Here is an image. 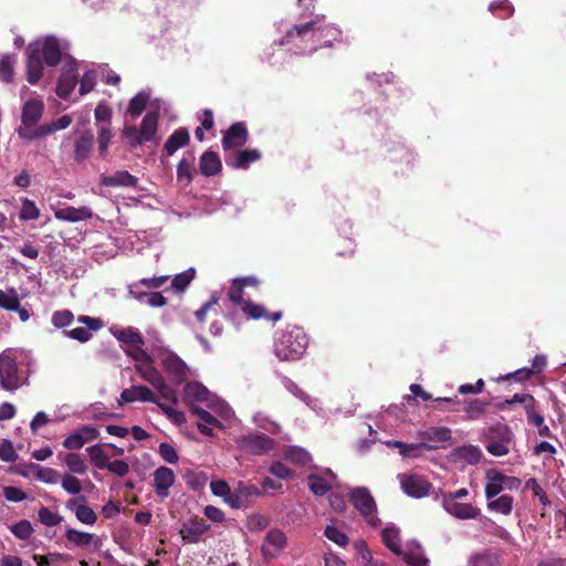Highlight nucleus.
<instances>
[{
    "instance_id": "1",
    "label": "nucleus",
    "mask_w": 566,
    "mask_h": 566,
    "mask_svg": "<svg viewBox=\"0 0 566 566\" xmlns=\"http://www.w3.org/2000/svg\"><path fill=\"white\" fill-rule=\"evenodd\" d=\"M342 31L333 23L312 20L290 29L281 39L280 45L293 44L296 49L314 53L321 48L332 46Z\"/></svg>"
},
{
    "instance_id": "2",
    "label": "nucleus",
    "mask_w": 566,
    "mask_h": 566,
    "mask_svg": "<svg viewBox=\"0 0 566 566\" xmlns=\"http://www.w3.org/2000/svg\"><path fill=\"white\" fill-rule=\"evenodd\" d=\"M27 76L28 82L36 84L43 76V61L48 66H56L61 62L62 51L55 36H46L28 46Z\"/></svg>"
},
{
    "instance_id": "3",
    "label": "nucleus",
    "mask_w": 566,
    "mask_h": 566,
    "mask_svg": "<svg viewBox=\"0 0 566 566\" xmlns=\"http://www.w3.org/2000/svg\"><path fill=\"white\" fill-rule=\"evenodd\" d=\"M308 344L307 335L300 326H287L274 344L275 356L280 360L300 359Z\"/></svg>"
},
{
    "instance_id": "4",
    "label": "nucleus",
    "mask_w": 566,
    "mask_h": 566,
    "mask_svg": "<svg viewBox=\"0 0 566 566\" xmlns=\"http://www.w3.org/2000/svg\"><path fill=\"white\" fill-rule=\"evenodd\" d=\"M483 442L490 454L504 457L510 453L514 444V433L509 426L496 423L485 430Z\"/></svg>"
},
{
    "instance_id": "5",
    "label": "nucleus",
    "mask_w": 566,
    "mask_h": 566,
    "mask_svg": "<svg viewBox=\"0 0 566 566\" xmlns=\"http://www.w3.org/2000/svg\"><path fill=\"white\" fill-rule=\"evenodd\" d=\"M158 130V114L156 112H148L143 120L140 128L136 126H125L123 129V137L132 148H136L147 142L155 139Z\"/></svg>"
},
{
    "instance_id": "6",
    "label": "nucleus",
    "mask_w": 566,
    "mask_h": 566,
    "mask_svg": "<svg viewBox=\"0 0 566 566\" xmlns=\"http://www.w3.org/2000/svg\"><path fill=\"white\" fill-rule=\"evenodd\" d=\"M349 501L370 526H378L380 520L377 516L376 502L367 488L353 489L349 492Z\"/></svg>"
},
{
    "instance_id": "7",
    "label": "nucleus",
    "mask_w": 566,
    "mask_h": 566,
    "mask_svg": "<svg viewBox=\"0 0 566 566\" xmlns=\"http://www.w3.org/2000/svg\"><path fill=\"white\" fill-rule=\"evenodd\" d=\"M27 384L19 371L14 356L8 353L0 354V385L7 391H14Z\"/></svg>"
},
{
    "instance_id": "8",
    "label": "nucleus",
    "mask_w": 566,
    "mask_h": 566,
    "mask_svg": "<svg viewBox=\"0 0 566 566\" xmlns=\"http://www.w3.org/2000/svg\"><path fill=\"white\" fill-rule=\"evenodd\" d=\"M238 448L244 453L262 455L274 448L273 439L265 433H249L237 440Z\"/></svg>"
},
{
    "instance_id": "9",
    "label": "nucleus",
    "mask_w": 566,
    "mask_h": 566,
    "mask_svg": "<svg viewBox=\"0 0 566 566\" xmlns=\"http://www.w3.org/2000/svg\"><path fill=\"white\" fill-rule=\"evenodd\" d=\"M287 545V537L284 532L279 528H271L262 543L261 553L264 559H275L284 551Z\"/></svg>"
},
{
    "instance_id": "10",
    "label": "nucleus",
    "mask_w": 566,
    "mask_h": 566,
    "mask_svg": "<svg viewBox=\"0 0 566 566\" xmlns=\"http://www.w3.org/2000/svg\"><path fill=\"white\" fill-rule=\"evenodd\" d=\"M402 491L411 497H423L430 493L431 483L419 474H400L398 475Z\"/></svg>"
},
{
    "instance_id": "11",
    "label": "nucleus",
    "mask_w": 566,
    "mask_h": 566,
    "mask_svg": "<svg viewBox=\"0 0 566 566\" xmlns=\"http://www.w3.org/2000/svg\"><path fill=\"white\" fill-rule=\"evenodd\" d=\"M249 139V132L243 122H237L230 125V127L223 133L221 145L222 149L230 153L238 149L247 144Z\"/></svg>"
},
{
    "instance_id": "12",
    "label": "nucleus",
    "mask_w": 566,
    "mask_h": 566,
    "mask_svg": "<svg viewBox=\"0 0 566 566\" xmlns=\"http://www.w3.org/2000/svg\"><path fill=\"white\" fill-rule=\"evenodd\" d=\"M77 322L84 324L85 327H76L71 331H63L66 337L75 339L80 343H86L92 338V331H98L103 327L101 318L81 315L77 317Z\"/></svg>"
},
{
    "instance_id": "13",
    "label": "nucleus",
    "mask_w": 566,
    "mask_h": 566,
    "mask_svg": "<svg viewBox=\"0 0 566 566\" xmlns=\"http://www.w3.org/2000/svg\"><path fill=\"white\" fill-rule=\"evenodd\" d=\"M161 365L168 374L170 380L177 385L186 381L188 376V367L179 356L174 353H169L164 357Z\"/></svg>"
},
{
    "instance_id": "14",
    "label": "nucleus",
    "mask_w": 566,
    "mask_h": 566,
    "mask_svg": "<svg viewBox=\"0 0 566 566\" xmlns=\"http://www.w3.org/2000/svg\"><path fill=\"white\" fill-rule=\"evenodd\" d=\"M261 158L258 149H243L224 154L226 165L233 169H248L252 163Z\"/></svg>"
},
{
    "instance_id": "15",
    "label": "nucleus",
    "mask_w": 566,
    "mask_h": 566,
    "mask_svg": "<svg viewBox=\"0 0 566 566\" xmlns=\"http://www.w3.org/2000/svg\"><path fill=\"white\" fill-rule=\"evenodd\" d=\"M135 401L143 402H154L157 405L158 400L154 392L144 385L132 386L129 388L124 389L120 392V396L117 400L119 406H124L125 403H132Z\"/></svg>"
},
{
    "instance_id": "16",
    "label": "nucleus",
    "mask_w": 566,
    "mask_h": 566,
    "mask_svg": "<svg viewBox=\"0 0 566 566\" xmlns=\"http://www.w3.org/2000/svg\"><path fill=\"white\" fill-rule=\"evenodd\" d=\"M442 506L449 514L460 520H471L480 515V509L470 503L452 501V497H442Z\"/></svg>"
},
{
    "instance_id": "17",
    "label": "nucleus",
    "mask_w": 566,
    "mask_h": 566,
    "mask_svg": "<svg viewBox=\"0 0 566 566\" xmlns=\"http://www.w3.org/2000/svg\"><path fill=\"white\" fill-rule=\"evenodd\" d=\"M175 482V473L170 468L160 467L154 472V486L157 496L166 499L169 495V489Z\"/></svg>"
},
{
    "instance_id": "18",
    "label": "nucleus",
    "mask_w": 566,
    "mask_h": 566,
    "mask_svg": "<svg viewBox=\"0 0 566 566\" xmlns=\"http://www.w3.org/2000/svg\"><path fill=\"white\" fill-rule=\"evenodd\" d=\"M209 525L203 518L195 517L184 523L180 528L182 539L189 543H198L200 536L209 530Z\"/></svg>"
},
{
    "instance_id": "19",
    "label": "nucleus",
    "mask_w": 566,
    "mask_h": 566,
    "mask_svg": "<svg viewBox=\"0 0 566 566\" xmlns=\"http://www.w3.org/2000/svg\"><path fill=\"white\" fill-rule=\"evenodd\" d=\"M77 83V72L73 64L65 65L57 81L56 94L66 98L75 88Z\"/></svg>"
},
{
    "instance_id": "20",
    "label": "nucleus",
    "mask_w": 566,
    "mask_h": 566,
    "mask_svg": "<svg viewBox=\"0 0 566 566\" xmlns=\"http://www.w3.org/2000/svg\"><path fill=\"white\" fill-rule=\"evenodd\" d=\"M196 156L192 150H188L184 154L182 158L177 165V180L184 182L185 186H189L196 174L195 169Z\"/></svg>"
},
{
    "instance_id": "21",
    "label": "nucleus",
    "mask_w": 566,
    "mask_h": 566,
    "mask_svg": "<svg viewBox=\"0 0 566 566\" xmlns=\"http://www.w3.org/2000/svg\"><path fill=\"white\" fill-rule=\"evenodd\" d=\"M137 182L138 178L129 174L127 170H118L111 176L103 175L101 177V185L105 187L135 188L137 186Z\"/></svg>"
},
{
    "instance_id": "22",
    "label": "nucleus",
    "mask_w": 566,
    "mask_h": 566,
    "mask_svg": "<svg viewBox=\"0 0 566 566\" xmlns=\"http://www.w3.org/2000/svg\"><path fill=\"white\" fill-rule=\"evenodd\" d=\"M243 313L252 319H261L264 318L266 321L277 322L282 318L283 313L281 311L270 313L268 310L260 304H256L251 301H247L242 305Z\"/></svg>"
},
{
    "instance_id": "23",
    "label": "nucleus",
    "mask_w": 566,
    "mask_h": 566,
    "mask_svg": "<svg viewBox=\"0 0 566 566\" xmlns=\"http://www.w3.org/2000/svg\"><path fill=\"white\" fill-rule=\"evenodd\" d=\"M94 144V135L90 129L84 130L74 143L73 157L76 163L88 158Z\"/></svg>"
},
{
    "instance_id": "24",
    "label": "nucleus",
    "mask_w": 566,
    "mask_h": 566,
    "mask_svg": "<svg viewBox=\"0 0 566 566\" xmlns=\"http://www.w3.org/2000/svg\"><path fill=\"white\" fill-rule=\"evenodd\" d=\"M54 217L61 221L77 222L91 219L93 212L88 207L75 208L70 206L55 210Z\"/></svg>"
},
{
    "instance_id": "25",
    "label": "nucleus",
    "mask_w": 566,
    "mask_h": 566,
    "mask_svg": "<svg viewBox=\"0 0 566 566\" xmlns=\"http://www.w3.org/2000/svg\"><path fill=\"white\" fill-rule=\"evenodd\" d=\"M222 164L219 155L212 150H206L199 159L201 175L212 177L221 171Z\"/></svg>"
},
{
    "instance_id": "26",
    "label": "nucleus",
    "mask_w": 566,
    "mask_h": 566,
    "mask_svg": "<svg viewBox=\"0 0 566 566\" xmlns=\"http://www.w3.org/2000/svg\"><path fill=\"white\" fill-rule=\"evenodd\" d=\"M189 142V130L186 127H179L166 140L164 153L167 156H172L179 148L187 146Z\"/></svg>"
},
{
    "instance_id": "27",
    "label": "nucleus",
    "mask_w": 566,
    "mask_h": 566,
    "mask_svg": "<svg viewBox=\"0 0 566 566\" xmlns=\"http://www.w3.org/2000/svg\"><path fill=\"white\" fill-rule=\"evenodd\" d=\"M44 105L41 101L30 99L28 101L22 109V124L25 127L34 126L43 114Z\"/></svg>"
},
{
    "instance_id": "28",
    "label": "nucleus",
    "mask_w": 566,
    "mask_h": 566,
    "mask_svg": "<svg viewBox=\"0 0 566 566\" xmlns=\"http://www.w3.org/2000/svg\"><path fill=\"white\" fill-rule=\"evenodd\" d=\"M451 437V430L447 427H432L418 432V439L420 442H426L428 444L432 443L436 447L437 443L449 441Z\"/></svg>"
},
{
    "instance_id": "29",
    "label": "nucleus",
    "mask_w": 566,
    "mask_h": 566,
    "mask_svg": "<svg viewBox=\"0 0 566 566\" xmlns=\"http://www.w3.org/2000/svg\"><path fill=\"white\" fill-rule=\"evenodd\" d=\"M451 457L453 458L454 462L474 465L480 462L482 452L478 447L470 444L455 448L452 451Z\"/></svg>"
},
{
    "instance_id": "30",
    "label": "nucleus",
    "mask_w": 566,
    "mask_h": 566,
    "mask_svg": "<svg viewBox=\"0 0 566 566\" xmlns=\"http://www.w3.org/2000/svg\"><path fill=\"white\" fill-rule=\"evenodd\" d=\"M138 284L129 285V294L142 303H146L151 307H161L167 304V298L160 292H139Z\"/></svg>"
},
{
    "instance_id": "31",
    "label": "nucleus",
    "mask_w": 566,
    "mask_h": 566,
    "mask_svg": "<svg viewBox=\"0 0 566 566\" xmlns=\"http://www.w3.org/2000/svg\"><path fill=\"white\" fill-rule=\"evenodd\" d=\"M503 473L495 469H490L485 473V486L484 493L488 500H491L499 495L503 491Z\"/></svg>"
},
{
    "instance_id": "32",
    "label": "nucleus",
    "mask_w": 566,
    "mask_h": 566,
    "mask_svg": "<svg viewBox=\"0 0 566 566\" xmlns=\"http://www.w3.org/2000/svg\"><path fill=\"white\" fill-rule=\"evenodd\" d=\"M66 507L74 511L76 518L86 525H93L96 523L97 515L92 507L85 504H76L74 499L66 502Z\"/></svg>"
},
{
    "instance_id": "33",
    "label": "nucleus",
    "mask_w": 566,
    "mask_h": 566,
    "mask_svg": "<svg viewBox=\"0 0 566 566\" xmlns=\"http://www.w3.org/2000/svg\"><path fill=\"white\" fill-rule=\"evenodd\" d=\"M72 123V118L71 116L69 115H63L61 116L60 118H57L55 122H53L52 124L50 125H43V126H40L38 132L34 134V135H30V136H27L22 133V130L20 129L19 130V134L20 136H22L23 138H33V137H41V136H45V135H49V134H52L56 130H62V129H65L67 128Z\"/></svg>"
},
{
    "instance_id": "34",
    "label": "nucleus",
    "mask_w": 566,
    "mask_h": 566,
    "mask_svg": "<svg viewBox=\"0 0 566 566\" xmlns=\"http://www.w3.org/2000/svg\"><path fill=\"white\" fill-rule=\"evenodd\" d=\"M235 488L242 502H244V506H249L255 499L263 495L262 491L256 485L248 482L239 481Z\"/></svg>"
},
{
    "instance_id": "35",
    "label": "nucleus",
    "mask_w": 566,
    "mask_h": 566,
    "mask_svg": "<svg viewBox=\"0 0 566 566\" xmlns=\"http://www.w3.org/2000/svg\"><path fill=\"white\" fill-rule=\"evenodd\" d=\"M116 339L128 347L137 344H144L143 335L133 327L120 328L113 332Z\"/></svg>"
},
{
    "instance_id": "36",
    "label": "nucleus",
    "mask_w": 566,
    "mask_h": 566,
    "mask_svg": "<svg viewBox=\"0 0 566 566\" xmlns=\"http://www.w3.org/2000/svg\"><path fill=\"white\" fill-rule=\"evenodd\" d=\"M382 542L387 548H389L396 555H402L400 548V536L399 530L394 526H388L382 530L381 533Z\"/></svg>"
},
{
    "instance_id": "37",
    "label": "nucleus",
    "mask_w": 566,
    "mask_h": 566,
    "mask_svg": "<svg viewBox=\"0 0 566 566\" xmlns=\"http://www.w3.org/2000/svg\"><path fill=\"white\" fill-rule=\"evenodd\" d=\"M488 509L503 515H510L513 510V496L503 494L500 497L488 500Z\"/></svg>"
},
{
    "instance_id": "38",
    "label": "nucleus",
    "mask_w": 566,
    "mask_h": 566,
    "mask_svg": "<svg viewBox=\"0 0 566 566\" xmlns=\"http://www.w3.org/2000/svg\"><path fill=\"white\" fill-rule=\"evenodd\" d=\"M137 371L144 380L149 382L155 388L159 385H163L165 381L163 375L151 366V363H145V365L139 366Z\"/></svg>"
},
{
    "instance_id": "39",
    "label": "nucleus",
    "mask_w": 566,
    "mask_h": 566,
    "mask_svg": "<svg viewBox=\"0 0 566 566\" xmlns=\"http://www.w3.org/2000/svg\"><path fill=\"white\" fill-rule=\"evenodd\" d=\"M65 538L76 547H86L92 544L94 534L69 527L65 531Z\"/></svg>"
},
{
    "instance_id": "40",
    "label": "nucleus",
    "mask_w": 566,
    "mask_h": 566,
    "mask_svg": "<svg viewBox=\"0 0 566 566\" xmlns=\"http://www.w3.org/2000/svg\"><path fill=\"white\" fill-rule=\"evenodd\" d=\"M28 469L33 471L36 479L44 483L54 484L57 482L59 473L54 469L44 468L35 463H30Z\"/></svg>"
},
{
    "instance_id": "41",
    "label": "nucleus",
    "mask_w": 566,
    "mask_h": 566,
    "mask_svg": "<svg viewBox=\"0 0 566 566\" xmlns=\"http://www.w3.org/2000/svg\"><path fill=\"white\" fill-rule=\"evenodd\" d=\"M469 566H502V563L496 553L485 551L472 557Z\"/></svg>"
},
{
    "instance_id": "42",
    "label": "nucleus",
    "mask_w": 566,
    "mask_h": 566,
    "mask_svg": "<svg viewBox=\"0 0 566 566\" xmlns=\"http://www.w3.org/2000/svg\"><path fill=\"white\" fill-rule=\"evenodd\" d=\"M114 137L111 126H99L97 133V144L99 155L105 158L108 154V146Z\"/></svg>"
},
{
    "instance_id": "43",
    "label": "nucleus",
    "mask_w": 566,
    "mask_h": 566,
    "mask_svg": "<svg viewBox=\"0 0 566 566\" xmlns=\"http://www.w3.org/2000/svg\"><path fill=\"white\" fill-rule=\"evenodd\" d=\"M208 390L205 386L199 382H188L185 387L186 399H192L196 401H206L208 399Z\"/></svg>"
},
{
    "instance_id": "44",
    "label": "nucleus",
    "mask_w": 566,
    "mask_h": 566,
    "mask_svg": "<svg viewBox=\"0 0 566 566\" xmlns=\"http://www.w3.org/2000/svg\"><path fill=\"white\" fill-rule=\"evenodd\" d=\"M308 489L315 495H325L331 490L328 481L317 474H310L307 476Z\"/></svg>"
},
{
    "instance_id": "45",
    "label": "nucleus",
    "mask_w": 566,
    "mask_h": 566,
    "mask_svg": "<svg viewBox=\"0 0 566 566\" xmlns=\"http://www.w3.org/2000/svg\"><path fill=\"white\" fill-rule=\"evenodd\" d=\"M187 486L193 491H199L205 488L208 476L203 472L187 471L184 475Z\"/></svg>"
},
{
    "instance_id": "46",
    "label": "nucleus",
    "mask_w": 566,
    "mask_h": 566,
    "mask_svg": "<svg viewBox=\"0 0 566 566\" xmlns=\"http://www.w3.org/2000/svg\"><path fill=\"white\" fill-rule=\"evenodd\" d=\"M17 62L14 55H6L0 60V80L6 83L13 81V66Z\"/></svg>"
},
{
    "instance_id": "47",
    "label": "nucleus",
    "mask_w": 566,
    "mask_h": 566,
    "mask_svg": "<svg viewBox=\"0 0 566 566\" xmlns=\"http://www.w3.org/2000/svg\"><path fill=\"white\" fill-rule=\"evenodd\" d=\"M490 11L499 19H507L513 12L514 8L509 0L494 1L489 7Z\"/></svg>"
},
{
    "instance_id": "48",
    "label": "nucleus",
    "mask_w": 566,
    "mask_h": 566,
    "mask_svg": "<svg viewBox=\"0 0 566 566\" xmlns=\"http://www.w3.org/2000/svg\"><path fill=\"white\" fill-rule=\"evenodd\" d=\"M436 449L434 444H428L426 442L418 443H406V449L401 450V455L403 458H419L423 451H430Z\"/></svg>"
},
{
    "instance_id": "49",
    "label": "nucleus",
    "mask_w": 566,
    "mask_h": 566,
    "mask_svg": "<svg viewBox=\"0 0 566 566\" xmlns=\"http://www.w3.org/2000/svg\"><path fill=\"white\" fill-rule=\"evenodd\" d=\"M87 452L97 469L103 470L107 468L109 458L98 444L88 447Z\"/></svg>"
},
{
    "instance_id": "50",
    "label": "nucleus",
    "mask_w": 566,
    "mask_h": 566,
    "mask_svg": "<svg viewBox=\"0 0 566 566\" xmlns=\"http://www.w3.org/2000/svg\"><path fill=\"white\" fill-rule=\"evenodd\" d=\"M21 209L19 212V218L21 220H36L40 217V210L35 206L34 201L29 198L21 199Z\"/></svg>"
},
{
    "instance_id": "51",
    "label": "nucleus",
    "mask_w": 566,
    "mask_h": 566,
    "mask_svg": "<svg viewBox=\"0 0 566 566\" xmlns=\"http://www.w3.org/2000/svg\"><path fill=\"white\" fill-rule=\"evenodd\" d=\"M196 276V271L193 269H188L179 274H177L171 282V286L178 291L184 292L187 286L192 282Z\"/></svg>"
},
{
    "instance_id": "52",
    "label": "nucleus",
    "mask_w": 566,
    "mask_h": 566,
    "mask_svg": "<svg viewBox=\"0 0 566 566\" xmlns=\"http://www.w3.org/2000/svg\"><path fill=\"white\" fill-rule=\"evenodd\" d=\"M112 116L113 111L106 103H99L94 111L97 126H99V124L101 126H111Z\"/></svg>"
},
{
    "instance_id": "53",
    "label": "nucleus",
    "mask_w": 566,
    "mask_h": 566,
    "mask_svg": "<svg viewBox=\"0 0 566 566\" xmlns=\"http://www.w3.org/2000/svg\"><path fill=\"white\" fill-rule=\"evenodd\" d=\"M147 99H148V96L146 94L138 93L129 101L127 112L133 117H135V118L138 117L144 112L146 104H147Z\"/></svg>"
},
{
    "instance_id": "54",
    "label": "nucleus",
    "mask_w": 566,
    "mask_h": 566,
    "mask_svg": "<svg viewBox=\"0 0 566 566\" xmlns=\"http://www.w3.org/2000/svg\"><path fill=\"white\" fill-rule=\"evenodd\" d=\"M73 321L74 314L70 310L55 311L51 317V322L56 328L67 327Z\"/></svg>"
},
{
    "instance_id": "55",
    "label": "nucleus",
    "mask_w": 566,
    "mask_h": 566,
    "mask_svg": "<svg viewBox=\"0 0 566 566\" xmlns=\"http://www.w3.org/2000/svg\"><path fill=\"white\" fill-rule=\"evenodd\" d=\"M65 464L67 465V468L71 472L76 473V474H83L86 472V469H87L84 460L77 453L66 454Z\"/></svg>"
},
{
    "instance_id": "56",
    "label": "nucleus",
    "mask_w": 566,
    "mask_h": 566,
    "mask_svg": "<svg viewBox=\"0 0 566 566\" xmlns=\"http://www.w3.org/2000/svg\"><path fill=\"white\" fill-rule=\"evenodd\" d=\"M10 531L15 537L20 539H28L33 533V527L28 520H22L11 525Z\"/></svg>"
},
{
    "instance_id": "57",
    "label": "nucleus",
    "mask_w": 566,
    "mask_h": 566,
    "mask_svg": "<svg viewBox=\"0 0 566 566\" xmlns=\"http://www.w3.org/2000/svg\"><path fill=\"white\" fill-rule=\"evenodd\" d=\"M157 406L163 410L167 418L175 424H182L186 422V416L182 411L177 410L164 402L158 401Z\"/></svg>"
},
{
    "instance_id": "58",
    "label": "nucleus",
    "mask_w": 566,
    "mask_h": 566,
    "mask_svg": "<svg viewBox=\"0 0 566 566\" xmlns=\"http://www.w3.org/2000/svg\"><path fill=\"white\" fill-rule=\"evenodd\" d=\"M39 521L46 525V526H56L61 523L62 516H60L57 513H53L50 509L42 506L39 510Z\"/></svg>"
},
{
    "instance_id": "59",
    "label": "nucleus",
    "mask_w": 566,
    "mask_h": 566,
    "mask_svg": "<svg viewBox=\"0 0 566 566\" xmlns=\"http://www.w3.org/2000/svg\"><path fill=\"white\" fill-rule=\"evenodd\" d=\"M243 290L244 286L242 285L241 281L239 279H234L228 291L229 300L234 304L243 305Z\"/></svg>"
},
{
    "instance_id": "60",
    "label": "nucleus",
    "mask_w": 566,
    "mask_h": 566,
    "mask_svg": "<svg viewBox=\"0 0 566 566\" xmlns=\"http://www.w3.org/2000/svg\"><path fill=\"white\" fill-rule=\"evenodd\" d=\"M324 535L335 544L339 546H346L348 544V537L345 533L333 525L326 526Z\"/></svg>"
},
{
    "instance_id": "61",
    "label": "nucleus",
    "mask_w": 566,
    "mask_h": 566,
    "mask_svg": "<svg viewBox=\"0 0 566 566\" xmlns=\"http://www.w3.org/2000/svg\"><path fill=\"white\" fill-rule=\"evenodd\" d=\"M486 401H482L480 399H472L468 401V405L465 407V412L468 415L469 419H475L480 415L484 413L488 407Z\"/></svg>"
},
{
    "instance_id": "62",
    "label": "nucleus",
    "mask_w": 566,
    "mask_h": 566,
    "mask_svg": "<svg viewBox=\"0 0 566 566\" xmlns=\"http://www.w3.org/2000/svg\"><path fill=\"white\" fill-rule=\"evenodd\" d=\"M19 302L20 300L14 290H12L10 294L0 290V307L7 311L17 310L19 306Z\"/></svg>"
},
{
    "instance_id": "63",
    "label": "nucleus",
    "mask_w": 566,
    "mask_h": 566,
    "mask_svg": "<svg viewBox=\"0 0 566 566\" xmlns=\"http://www.w3.org/2000/svg\"><path fill=\"white\" fill-rule=\"evenodd\" d=\"M269 472L274 476L283 480H287L294 476V471L286 467L281 461H274L270 468Z\"/></svg>"
},
{
    "instance_id": "64",
    "label": "nucleus",
    "mask_w": 566,
    "mask_h": 566,
    "mask_svg": "<svg viewBox=\"0 0 566 566\" xmlns=\"http://www.w3.org/2000/svg\"><path fill=\"white\" fill-rule=\"evenodd\" d=\"M158 452L167 463L174 464L179 460L176 449L170 443L161 442L158 447Z\"/></svg>"
}]
</instances>
